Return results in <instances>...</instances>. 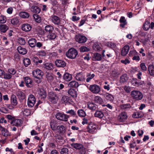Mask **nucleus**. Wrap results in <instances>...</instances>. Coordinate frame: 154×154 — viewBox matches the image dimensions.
I'll use <instances>...</instances> for the list:
<instances>
[{"label":"nucleus","instance_id":"obj_1","mask_svg":"<svg viewBox=\"0 0 154 154\" xmlns=\"http://www.w3.org/2000/svg\"><path fill=\"white\" fill-rule=\"evenodd\" d=\"M78 54L77 50L73 48H72L69 49L66 52V55L69 58L74 59Z\"/></svg>","mask_w":154,"mask_h":154},{"label":"nucleus","instance_id":"obj_2","mask_svg":"<svg viewBox=\"0 0 154 154\" xmlns=\"http://www.w3.org/2000/svg\"><path fill=\"white\" fill-rule=\"evenodd\" d=\"M131 95L133 99L136 100H141L143 97L142 93L138 91H132L131 92Z\"/></svg>","mask_w":154,"mask_h":154},{"label":"nucleus","instance_id":"obj_3","mask_svg":"<svg viewBox=\"0 0 154 154\" xmlns=\"http://www.w3.org/2000/svg\"><path fill=\"white\" fill-rule=\"evenodd\" d=\"M97 126L95 124L91 123L89 124L87 128V131L89 133L93 134L97 131Z\"/></svg>","mask_w":154,"mask_h":154},{"label":"nucleus","instance_id":"obj_4","mask_svg":"<svg viewBox=\"0 0 154 154\" xmlns=\"http://www.w3.org/2000/svg\"><path fill=\"white\" fill-rule=\"evenodd\" d=\"M56 118L58 120L66 122L67 121L69 116L63 112H58L55 115Z\"/></svg>","mask_w":154,"mask_h":154},{"label":"nucleus","instance_id":"obj_5","mask_svg":"<svg viewBox=\"0 0 154 154\" xmlns=\"http://www.w3.org/2000/svg\"><path fill=\"white\" fill-rule=\"evenodd\" d=\"M36 102V99L34 96L32 94L29 96L27 100V105L29 107H32L34 105Z\"/></svg>","mask_w":154,"mask_h":154},{"label":"nucleus","instance_id":"obj_6","mask_svg":"<svg viewBox=\"0 0 154 154\" xmlns=\"http://www.w3.org/2000/svg\"><path fill=\"white\" fill-rule=\"evenodd\" d=\"M49 100L52 103H55L58 100V97L54 92H50L49 95Z\"/></svg>","mask_w":154,"mask_h":154},{"label":"nucleus","instance_id":"obj_7","mask_svg":"<svg viewBox=\"0 0 154 154\" xmlns=\"http://www.w3.org/2000/svg\"><path fill=\"white\" fill-rule=\"evenodd\" d=\"M32 75L35 78L39 79L42 76L43 73L41 70L39 69H36L33 71Z\"/></svg>","mask_w":154,"mask_h":154},{"label":"nucleus","instance_id":"obj_8","mask_svg":"<svg viewBox=\"0 0 154 154\" xmlns=\"http://www.w3.org/2000/svg\"><path fill=\"white\" fill-rule=\"evenodd\" d=\"M89 89L93 93L97 94L100 91V89L99 86L96 85H91L89 87Z\"/></svg>","mask_w":154,"mask_h":154},{"label":"nucleus","instance_id":"obj_9","mask_svg":"<svg viewBox=\"0 0 154 154\" xmlns=\"http://www.w3.org/2000/svg\"><path fill=\"white\" fill-rule=\"evenodd\" d=\"M75 77L76 80L79 81H80L82 82H85V75L82 72L77 73Z\"/></svg>","mask_w":154,"mask_h":154},{"label":"nucleus","instance_id":"obj_10","mask_svg":"<svg viewBox=\"0 0 154 154\" xmlns=\"http://www.w3.org/2000/svg\"><path fill=\"white\" fill-rule=\"evenodd\" d=\"M75 39L79 43H84L86 41L87 38L84 36L78 35L76 36Z\"/></svg>","mask_w":154,"mask_h":154},{"label":"nucleus","instance_id":"obj_11","mask_svg":"<svg viewBox=\"0 0 154 154\" xmlns=\"http://www.w3.org/2000/svg\"><path fill=\"white\" fill-rule=\"evenodd\" d=\"M55 63L56 66L58 67H64L66 65V63L65 62L62 60H57Z\"/></svg>","mask_w":154,"mask_h":154},{"label":"nucleus","instance_id":"obj_12","mask_svg":"<svg viewBox=\"0 0 154 154\" xmlns=\"http://www.w3.org/2000/svg\"><path fill=\"white\" fill-rule=\"evenodd\" d=\"M39 98L44 99L46 96V92L43 89H40L38 91Z\"/></svg>","mask_w":154,"mask_h":154},{"label":"nucleus","instance_id":"obj_13","mask_svg":"<svg viewBox=\"0 0 154 154\" xmlns=\"http://www.w3.org/2000/svg\"><path fill=\"white\" fill-rule=\"evenodd\" d=\"M23 79L26 84V85L27 87L31 88L32 87V81L29 77H24Z\"/></svg>","mask_w":154,"mask_h":154},{"label":"nucleus","instance_id":"obj_14","mask_svg":"<svg viewBox=\"0 0 154 154\" xmlns=\"http://www.w3.org/2000/svg\"><path fill=\"white\" fill-rule=\"evenodd\" d=\"M127 117L126 112H122L119 116L118 119L120 122H123L127 119Z\"/></svg>","mask_w":154,"mask_h":154},{"label":"nucleus","instance_id":"obj_15","mask_svg":"<svg viewBox=\"0 0 154 154\" xmlns=\"http://www.w3.org/2000/svg\"><path fill=\"white\" fill-rule=\"evenodd\" d=\"M11 125L17 127L20 126L22 124V121L21 119H14L11 123Z\"/></svg>","mask_w":154,"mask_h":154},{"label":"nucleus","instance_id":"obj_16","mask_svg":"<svg viewBox=\"0 0 154 154\" xmlns=\"http://www.w3.org/2000/svg\"><path fill=\"white\" fill-rule=\"evenodd\" d=\"M87 105L88 108L92 111H95L98 108L97 105L93 103L89 102Z\"/></svg>","mask_w":154,"mask_h":154},{"label":"nucleus","instance_id":"obj_17","mask_svg":"<svg viewBox=\"0 0 154 154\" xmlns=\"http://www.w3.org/2000/svg\"><path fill=\"white\" fill-rule=\"evenodd\" d=\"M51 20L52 22L55 25H59L60 23V18L55 15H53L51 17Z\"/></svg>","mask_w":154,"mask_h":154},{"label":"nucleus","instance_id":"obj_18","mask_svg":"<svg viewBox=\"0 0 154 154\" xmlns=\"http://www.w3.org/2000/svg\"><path fill=\"white\" fill-rule=\"evenodd\" d=\"M32 28L31 26L29 24L27 23L23 24L21 26V29L25 32L30 31Z\"/></svg>","mask_w":154,"mask_h":154},{"label":"nucleus","instance_id":"obj_19","mask_svg":"<svg viewBox=\"0 0 154 154\" xmlns=\"http://www.w3.org/2000/svg\"><path fill=\"white\" fill-rule=\"evenodd\" d=\"M129 47L128 45H126L122 48L121 51V55L122 56H125L128 53L129 50Z\"/></svg>","mask_w":154,"mask_h":154},{"label":"nucleus","instance_id":"obj_20","mask_svg":"<svg viewBox=\"0 0 154 154\" xmlns=\"http://www.w3.org/2000/svg\"><path fill=\"white\" fill-rule=\"evenodd\" d=\"M30 10L33 13L37 14H39L41 11V9L39 7L35 5L32 6L30 8Z\"/></svg>","mask_w":154,"mask_h":154},{"label":"nucleus","instance_id":"obj_21","mask_svg":"<svg viewBox=\"0 0 154 154\" xmlns=\"http://www.w3.org/2000/svg\"><path fill=\"white\" fill-rule=\"evenodd\" d=\"M79 86V83L76 81H72L68 85V87L71 88H76Z\"/></svg>","mask_w":154,"mask_h":154},{"label":"nucleus","instance_id":"obj_22","mask_svg":"<svg viewBox=\"0 0 154 154\" xmlns=\"http://www.w3.org/2000/svg\"><path fill=\"white\" fill-rule=\"evenodd\" d=\"M63 79L66 81H69L72 79V75L69 73L65 72L63 75Z\"/></svg>","mask_w":154,"mask_h":154},{"label":"nucleus","instance_id":"obj_23","mask_svg":"<svg viewBox=\"0 0 154 154\" xmlns=\"http://www.w3.org/2000/svg\"><path fill=\"white\" fill-rule=\"evenodd\" d=\"M11 104L14 106H15L17 105V98L15 95L14 94L11 95Z\"/></svg>","mask_w":154,"mask_h":154},{"label":"nucleus","instance_id":"obj_24","mask_svg":"<svg viewBox=\"0 0 154 154\" xmlns=\"http://www.w3.org/2000/svg\"><path fill=\"white\" fill-rule=\"evenodd\" d=\"M71 146L76 149L80 150L84 148L83 145L79 143H72L71 144Z\"/></svg>","mask_w":154,"mask_h":154},{"label":"nucleus","instance_id":"obj_25","mask_svg":"<svg viewBox=\"0 0 154 154\" xmlns=\"http://www.w3.org/2000/svg\"><path fill=\"white\" fill-rule=\"evenodd\" d=\"M57 123L56 121L55 120H52L50 122V125L53 131H55L57 129Z\"/></svg>","mask_w":154,"mask_h":154},{"label":"nucleus","instance_id":"obj_26","mask_svg":"<svg viewBox=\"0 0 154 154\" xmlns=\"http://www.w3.org/2000/svg\"><path fill=\"white\" fill-rule=\"evenodd\" d=\"M17 50L19 53L22 54H25L27 52V50L25 48L22 47L21 46H19L17 48Z\"/></svg>","mask_w":154,"mask_h":154},{"label":"nucleus","instance_id":"obj_27","mask_svg":"<svg viewBox=\"0 0 154 154\" xmlns=\"http://www.w3.org/2000/svg\"><path fill=\"white\" fill-rule=\"evenodd\" d=\"M148 70L149 75L151 76H154V66L152 64H150L149 66Z\"/></svg>","mask_w":154,"mask_h":154},{"label":"nucleus","instance_id":"obj_28","mask_svg":"<svg viewBox=\"0 0 154 154\" xmlns=\"http://www.w3.org/2000/svg\"><path fill=\"white\" fill-rule=\"evenodd\" d=\"M54 29V27L51 25H47L45 27V30L46 32H48V33L53 32Z\"/></svg>","mask_w":154,"mask_h":154},{"label":"nucleus","instance_id":"obj_29","mask_svg":"<svg viewBox=\"0 0 154 154\" xmlns=\"http://www.w3.org/2000/svg\"><path fill=\"white\" fill-rule=\"evenodd\" d=\"M119 21L121 23L120 26L122 28L124 27L127 23V22L125 17H121Z\"/></svg>","mask_w":154,"mask_h":154},{"label":"nucleus","instance_id":"obj_30","mask_svg":"<svg viewBox=\"0 0 154 154\" xmlns=\"http://www.w3.org/2000/svg\"><path fill=\"white\" fill-rule=\"evenodd\" d=\"M94 101L95 103H98L100 104H102L103 101L102 99L99 96H95L94 98Z\"/></svg>","mask_w":154,"mask_h":154},{"label":"nucleus","instance_id":"obj_31","mask_svg":"<svg viewBox=\"0 0 154 154\" xmlns=\"http://www.w3.org/2000/svg\"><path fill=\"white\" fill-rule=\"evenodd\" d=\"M28 42L30 46L33 48L36 45V40L34 38H32L29 40Z\"/></svg>","mask_w":154,"mask_h":154},{"label":"nucleus","instance_id":"obj_32","mask_svg":"<svg viewBox=\"0 0 154 154\" xmlns=\"http://www.w3.org/2000/svg\"><path fill=\"white\" fill-rule=\"evenodd\" d=\"M45 68L47 69L51 70L54 68L53 64L50 63H46L44 64Z\"/></svg>","mask_w":154,"mask_h":154},{"label":"nucleus","instance_id":"obj_33","mask_svg":"<svg viewBox=\"0 0 154 154\" xmlns=\"http://www.w3.org/2000/svg\"><path fill=\"white\" fill-rule=\"evenodd\" d=\"M32 61L35 63V65L37 66L38 63H41L42 61L41 60H39L37 57H34L32 58Z\"/></svg>","mask_w":154,"mask_h":154},{"label":"nucleus","instance_id":"obj_34","mask_svg":"<svg viewBox=\"0 0 154 154\" xmlns=\"http://www.w3.org/2000/svg\"><path fill=\"white\" fill-rule=\"evenodd\" d=\"M8 29V27L5 24H1L0 25V30L2 32H6Z\"/></svg>","mask_w":154,"mask_h":154},{"label":"nucleus","instance_id":"obj_35","mask_svg":"<svg viewBox=\"0 0 154 154\" xmlns=\"http://www.w3.org/2000/svg\"><path fill=\"white\" fill-rule=\"evenodd\" d=\"M102 59L101 56L100 54L98 53L95 54L93 57V60L94 61L100 60Z\"/></svg>","mask_w":154,"mask_h":154},{"label":"nucleus","instance_id":"obj_36","mask_svg":"<svg viewBox=\"0 0 154 154\" xmlns=\"http://www.w3.org/2000/svg\"><path fill=\"white\" fill-rule=\"evenodd\" d=\"M56 34L53 32L48 33L47 35L48 38L50 40H54L56 38Z\"/></svg>","mask_w":154,"mask_h":154},{"label":"nucleus","instance_id":"obj_37","mask_svg":"<svg viewBox=\"0 0 154 154\" xmlns=\"http://www.w3.org/2000/svg\"><path fill=\"white\" fill-rule=\"evenodd\" d=\"M20 16L23 18H25L29 17V14L26 12H22L19 14Z\"/></svg>","mask_w":154,"mask_h":154},{"label":"nucleus","instance_id":"obj_38","mask_svg":"<svg viewBox=\"0 0 154 154\" xmlns=\"http://www.w3.org/2000/svg\"><path fill=\"white\" fill-rule=\"evenodd\" d=\"M11 23L13 25H17L19 22V19L18 17H14L12 19Z\"/></svg>","mask_w":154,"mask_h":154},{"label":"nucleus","instance_id":"obj_39","mask_svg":"<svg viewBox=\"0 0 154 154\" xmlns=\"http://www.w3.org/2000/svg\"><path fill=\"white\" fill-rule=\"evenodd\" d=\"M94 76L95 75L94 74H91L90 73H88L86 75L87 77V79H86V82H89L94 77Z\"/></svg>","mask_w":154,"mask_h":154},{"label":"nucleus","instance_id":"obj_40","mask_svg":"<svg viewBox=\"0 0 154 154\" xmlns=\"http://www.w3.org/2000/svg\"><path fill=\"white\" fill-rule=\"evenodd\" d=\"M77 113L78 115L80 117H84L86 116L85 112L82 109L79 110L78 111Z\"/></svg>","mask_w":154,"mask_h":154},{"label":"nucleus","instance_id":"obj_41","mask_svg":"<svg viewBox=\"0 0 154 154\" xmlns=\"http://www.w3.org/2000/svg\"><path fill=\"white\" fill-rule=\"evenodd\" d=\"M22 111L23 115L26 116L29 115L31 112L30 110L24 108Z\"/></svg>","mask_w":154,"mask_h":154},{"label":"nucleus","instance_id":"obj_42","mask_svg":"<svg viewBox=\"0 0 154 154\" xmlns=\"http://www.w3.org/2000/svg\"><path fill=\"white\" fill-rule=\"evenodd\" d=\"M68 94L73 97H76V93L74 90L70 89L68 91Z\"/></svg>","mask_w":154,"mask_h":154},{"label":"nucleus","instance_id":"obj_43","mask_svg":"<svg viewBox=\"0 0 154 154\" xmlns=\"http://www.w3.org/2000/svg\"><path fill=\"white\" fill-rule=\"evenodd\" d=\"M16 95L19 98H21L22 99H24L25 98V94L22 91L19 90L17 91Z\"/></svg>","mask_w":154,"mask_h":154},{"label":"nucleus","instance_id":"obj_44","mask_svg":"<svg viewBox=\"0 0 154 154\" xmlns=\"http://www.w3.org/2000/svg\"><path fill=\"white\" fill-rule=\"evenodd\" d=\"M69 97L67 96H63L62 97L61 100L62 102L67 103L69 102Z\"/></svg>","mask_w":154,"mask_h":154},{"label":"nucleus","instance_id":"obj_45","mask_svg":"<svg viewBox=\"0 0 154 154\" xmlns=\"http://www.w3.org/2000/svg\"><path fill=\"white\" fill-rule=\"evenodd\" d=\"M103 113L101 111H97L94 114L95 117L100 118H103Z\"/></svg>","mask_w":154,"mask_h":154},{"label":"nucleus","instance_id":"obj_46","mask_svg":"<svg viewBox=\"0 0 154 154\" xmlns=\"http://www.w3.org/2000/svg\"><path fill=\"white\" fill-rule=\"evenodd\" d=\"M33 17L36 22L40 23L41 22V18L38 15L36 14H34Z\"/></svg>","mask_w":154,"mask_h":154},{"label":"nucleus","instance_id":"obj_47","mask_svg":"<svg viewBox=\"0 0 154 154\" xmlns=\"http://www.w3.org/2000/svg\"><path fill=\"white\" fill-rule=\"evenodd\" d=\"M128 80L127 75L126 74L122 75L120 77V81L121 82L124 83L127 81Z\"/></svg>","mask_w":154,"mask_h":154},{"label":"nucleus","instance_id":"obj_48","mask_svg":"<svg viewBox=\"0 0 154 154\" xmlns=\"http://www.w3.org/2000/svg\"><path fill=\"white\" fill-rule=\"evenodd\" d=\"M150 27V23L149 21H146L145 22L143 25V29L145 30H148Z\"/></svg>","mask_w":154,"mask_h":154},{"label":"nucleus","instance_id":"obj_49","mask_svg":"<svg viewBox=\"0 0 154 154\" xmlns=\"http://www.w3.org/2000/svg\"><path fill=\"white\" fill-rule=\"evenodd\" d=\"M93 49L95 51H100L101 48L97 43H96L94 44L93 46Z\"/></svg>","mask_w":154,"mask_h":154},{"label":"nucleus","instance_id":"obj_50","mask_svg":"<svg viewBox=\"0 0 154 154\" xmlns=\"http://www.w3.org/2000/svg\"><path fill=\"white\" fill-rule=\"evenodd\" d=\"M57 129L58 130L59 133H62L65 130V128L64 126L61 125L58 126Z\"/></svg>","mask_w":154,"mask_h":154},{"label":"nucleus","instance_id":"obj_51","mask_svg":"<svg viewBox=\"0 0 154 154\" xmlns=\"http://www.w3.org/2000/svg\"><path fill=\"white\" fill-rule=\"evenodd\" d=\"M11 78L12 75L10 73H6L5 72L3 77V78L6 80H8L11 79Z\"/></svg>","mask_w":154,"mask_h":154},{"label":"nucleus","instance_id":"obj_52","mask_svg":"<svg viewBox=\"0 0 154 154\" xmlns=\"http://www.w3.org/2000/svg\"><path fill=\"white\" fill-rule=\"evenodd\" d=\"M80 51L81 52H84L89 51V49L85 46L81 47L79 48Z\"/></svg>","mask_w":154,"mask_h":154},{"label":"nucleus","instance_id":"obj_53","mask_svg":"<svg viewBox=\"0 0 154 154\" xmlns=\"http://www.w3.org/2000/svg\"><path fill=\"white\" fill-rule=\"evenodd\" d=\"M120 107L121 109H123L130 108L131 107L130 104L129 103H126L121 105H120Z\"/></svg>","mask_w":154,"mask_h":154},{"label":"nucleus","instance_id":"obj_54","mask_svg":"<svg viewBox=\"0 0 154 154\" xmlns=\"http://www.w3.org/2000/svg\"><path fill=\"white\" fill-rule=\"evenodd\" d=\"M31 63L30 60L28 58L25 59L23 60V63L26 67H27Z\"/></svg>","mask_w":154,"mask_h":154},{"label":"nucleus","instance_id":"obj_55","mask_svg":"<svg viewBox=\"0 0 154 154\" xmlns=\"http://www.w3.org/2000/svg\"><path fill=\"white\" fill-rule=\"evenodd\" d=\"M7 20L6 17L4 15L0 16V23H5Z\"/></svg>","mask_w":154,"mask_h":154},{"label":"nucleus","instance_id":"obj_56","mask_svg":"<svg viewBox=\"0 0 154 154\" xmlns=\"http://www.w3.org/2000/svg\"><path fill=\"white\" fill-rule=\"evenodd\" d=\"M66 113L67 114H70L72 116H77L76 112L73 109L69 110L68 111L66 112Z\"/></svg>","mask_w":154,"mask_h":154},{"label":"nucleus","instance_id":"obj_57","mask_svg":"<svg viewBox=\"0 0 154 154\" xmlns=\"http://www.w3.org/2000/svg\"><path fill=\"white\" fill-rule=\"evenodd\" d=\"M106 45L112 49L115 48L116 46V45L115 43L111 42H108L107 43H106Z\"/></svg>","mask_w":154,"mask_h":154},{"label":"nucleus","instance_id":"obj_58","mask_svg":"<svg viewBox=\"0 0 154 154\" xmlns=\"http://www.w3.org/2000/svg\"><path fill=\"white\" fill-rule=\"evenodd\" d=\"M129 55L130 57L134 56L137 55L139 54L135 50H133L130 51L129 53Z\"/></svg>","mask_w":154,"mask_h":154},{"label":"nucleus","instance_id":"obj_59","mask_svg":"<svg viewBox=\"0 0 154 154\" xmlns=\"http://www.w3.org/2000/svg\"><path fill=\"white\" fill-rule=\"evenodd\" d=\"M68 151L67 148L64 147L61 149L60 153L61 154H68Z\"/></svg>","mask_w":154,"mask_h":154},{"label":"nucleus","instance_id":"obj_60","mask_svg":"<svg viewBox=\"0 0 154 154\" xmlns=\"http://www.w3.org/2000/svg\"><path fill=\"white\" fill-rule=\"evenodd\" d=\"M140 67L142 71L144 72L147 70V67L144 63H142L140 64Z\"/></svg>","mask_w":154,"mask_h":154},{"label":"nucleus","instance_id":"obj_61","mask_svg":"<svg viewBox=\"0 0 154 154\" xmlns=\"http://www.w3.org/2000/svg\"><path fill=\"white\" fill-rule=\"evenodd\" d=\"M124 89L127 93H130L131 90V88L128 86H125Z\"/></svg>","mask_w":154,"mask_h":154},{"label":"nucleus","instance_id":"obj_62","mask_svg":"<svg viewBox=\"0 0 154 154\" xmlns=\"http://www.w3.org/2000/svg\"><path fill=\"white\" fill-rule=\"evenodd\" d=\"M18 43L21 45H24L26 43L25 40L22 38H20L18 39Z\"/></svg>","mask_w":154,"mask_h":154},{"label":"nucleus","instance_id":"obj_63","mask_svg":"<svg viewBox=\"0 0 154 154\" xmlns=\"http://www.w3.org/2000/svg\"><path fill=\"white\" fill-rule=\"evenodd\" d=\"M8 73H9L11 75H14L16 72V71L13 68L9 69H8Z\"/></svg>","mask_w":154,"mask_h":154},{"label":"nucleus","instance_id":"obj_64","mask_svg":"<svg viewBox=\"0 0 154 154\" xmlns=\"http://www.w3.org/2000/svg\"><path fill=\"white\" fill-rule=\"evenodd\" d=\"M113 100V96L112 95L106 93V100L109 101H112Z\"/></svg>","mask_w":154,"mask_h":154}]
</instances>
